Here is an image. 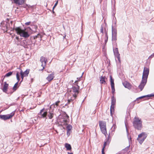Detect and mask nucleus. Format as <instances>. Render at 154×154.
<instances>
[{
  "label": "nucleus",
  "instance_id": "nucleus-1",
  "mask_svg": "<svg viewBox=\"0 0 154 154\" xmlns=\"http://www.w3.org/2000/svg\"><path fill=\"white\" fill-rule=\"evenodd\" d=\"M69 117L65 112L61 113L58 116L57 125L58 126L67 125L69 123Z\"/></svg>",
  "mask_w": 154,
  "mask_h": 154
},
{
  "label": "nucleus",
  "instance_id": "nucleus-2",
  "mask_svg": "<svg viewBox=\"0 0 154 154\" xmlns=\"http://www.w3.org/2000/svg\"><path fill=\"white\" fill-rule=\"evenodd\" d=\"M149 73V69L144 67L143 73L142 80L140 85L138 86V88L141 91L143 90L146 83Z\"/></svg>",
  "mask_w": 154,
  "mask_h": 154
},
{
  "label": "nucleus",
  "instance_id": "nucleus-3",
  "mask_svg": "<svg viewBox=\"0 0 154 154\" xmlns=\"http://www.w3.org/2000/svg\"><path fill=\"white\" fill-rule=\"evenodd\" d=\"M74 85H73L72 87L70 88L69 92L71 94H72V97H71L70 99H68L67 103L69 104L70 103L75 99L77 97L79 93V87L77 84L75 85L74 83Z\"/></svg>",
  "mask_w": 154,
  "mask_h": 154
},
{
  "label": "nucleus",
  "instance_id": "nucleus-4",
  "mask_svg": "<svg viewBox=\"0 0 154 154\" xmlns=\"http://www.w3.org/2000/svg\"><path fill=\"white\" fill-rule=\"evenodd\" d=\"M133 124L134 128L137 130H141L142 128V121L138 118L135 117Z\"/></svg>",
  "mask_w": 154,
  "mask_h": 154
},
{
  "label": "nucleus",
  "instance_id": "nucleus-5",
  "mask_svg": "<svg viewBox=\"0 0 154 154\" xmlns=\"http://www.w3.org/2000/svg\"><path fill=\"white\" fill-rule=\"evenodd\" d=\"M14 29H15L17 34L20 35L21 37L26 38L29 37V35L27 32L21 29L20 27H16L15 29L14 28Z\"/></svg>",
  "mask_w": 154,
  "mask_h": 154
},
{
  "label": "nucleus",
  "instance_id": "nucleus-6",
  "mask_svg": "<svg viewBox=\"0 0 154 154\" xmlns=\"http://www.w3.org/2000/svg\"><path fill=\"white\" fill-rule=\"evenodd\" d=\"M147 135V134L145 132H142L138 135L137 140L139 141L140 144H141L146 138Z\"/></svg>",
  "mask_w": 154,
  "mask_h": 154
},
{
  "label": "nucleus",
  "instance_id": "nucleus-7",
  "mask_svg": "<svg viewBox=\"0 0 154 154\" xmlns=\"http://www.w3.org/2000/svg\"><path fill=\"white\" fill-rule=\"evenodd\" d=\"M48 114V112L45 109V108H43L41 109L39 112L38 114V118H45L47 119V116Z\"/></svg>",
  "mask_w": 154,
  "mask_h": 154
},
{
  "label": "nucleus",
  "instance_id": "nucleus-8",
  "mask_svg": "<svg viewBox=\"0 0 154 154\" xmlns=\"http://www.w3.org/2000/svg\"><path fill=\"white\" fill-rule=\"evenodd\" d=\"M9 24L7 22H5L3 23L2 22L1 23V26L2 29L5 32H7L8 31L10 28L9 26Z\"/></svg>",
  "mask_w": 154,
  "mask_h": 154
},
{
  "label": "nucleus",
  "instance_id": "nucleus-9",
  "mask_svg": "<svg viewBox=\"0 0 154 154\" xmlns=\"http://www.w3.org/2000/svg\"><path fill=\"white\" fill-rule=\"evenodd\" d=\"M15 111H14L10 114L7 115H0V118L4 120H6L11 118L14 115Z\"/></svg>",
  "mask_w": 154,
  "mask_h": 154
},
{
  "label": "nucleus",
  "instance_id": "nucleus-10",
  "mask_svg": "<svg viewBox=\"0 0 154 154\" xmlns=\"http://www.w3.org/2000/svg\"><path fill=\"white\" fill-rule=\"evenodd\" d=\"M40 61L42 63L41 66L43 67L42 69H39V71H42L45 68V67L46 65V63L47 61V59L45 58L43 56H42L40 59Z\"/></svg>",
  "mask_w": 154,
  "mask_h": 154
},
{
  "label": "nucleus",
  "instance_id": "nucleus-11",
  "mask_svg": "<svg viewBox=\"0 0 154 154\" xmlns=\"http://www.w3.org/2000/svg\"><path fill=\"white\" fill-rule=\"evenodd\" d=\"M113 51L115 57L117 58L119 63H120V55L119 53L118 48H115L113 49Z\"/></svg>",
  "mask_w": 154,
  "mask_h": 154
},
{
  "label": "nucleus",
  "instance_id": "nucleus-12",
  "mask_svg": "<svg viewBox=\"0 0 154 154\" xmlns=\"http://www.w3.org/2000/svg\"><path fill=\"white\" fill-rule=\"evenodd\" d=\"M20 74L18 72H17V74H16V77L17 79L18 80V81L17 82H16L14 85V87L13 88V89L14 90V91H15L16 90L17 88V86L18 84V83L20 80Z\"/></svg>",
  "mask_w": 154,
  "mask_h": 154
},
{
  "label": "nucleus",
  "instance_id": "nucleus-13",
  "mask_svg": "<svg viewBox=\"0 0 154 154\" xmlns=\"http://www.w3.org/2000/svg\"><path fill=\"white\" fill-rule=\"evenodd\" d=\"M130 145L123 149L121 152L120 154H130V151L129 150Z\"/></svg>",
  "mask_w": 154,
  "mask_h": 154
},
{
  "label": "nucleus",
  "instance_id": "nucleus-14",
  "mask_svg": "<svg viewBox=\"0 0 154 154\" xmlns=\"http://www.w3.org/2000/svg\"><path fill=\"white\" fill-rule=\"evenodd\" d=\"M26 0H13L14 3L16 5H22L26 2Z\"/></svg>",
  "mask_w": 154,
  "mask_h": 154
},
{
  "label": "nucleus",
  "instance_id": "nucleus-15",
  "mask_svg": "<svg viewBox=\"0 0 154 154\" xmlns=\"http://www.w3.org/2000/svg\"><path fill=\"white\" fill-rule=\"evenodd\" d=\"M54 72H53L52 73L48 75V76L46 78V79L48 81L50 82L52 80L54 77Z\"/></svg>",
  "mask_w": 154,
  "mask_h": 154
},
{
  "label": "nucleus",
  "instance_id": "nucleus-16",
  "mask_svg": "<svg viewBox=\"0 0 154 154\" xmlns=\"http://www.w3.org/2000/svg\"><path fill=\"white\" fill-rule=\"evenodd\" d=\"M48 114L47 115L49 119H51L54 117V112L53 110H50L48 112Z\"/></svg>",
  "mask_w": 154,
  "mask_h": 154
},
{
  "label": "nucleus",
  "instance_id": "nucleus-17",
  "mask_svg": "<svg viewBox=\"0 0 154 154\" xmlns=\"http://www.w3.org/2000/svg\"><path fill=\"white\" fill-rule=\"evenodd\" d=\"M8 85V84L6 82H4L3 87L2 89V91L4 92L5 93L7 92Z\"/></svg>",
  "mask_w": 154,
  "mask_h": 154
},
{
  "label": "nucleus",
  "instance_id": "nucleus-18",
  "mask_svg": "<svg viewBox=\"0 0 154 154\" xmlns=\"http://www.w3.org/2000/svg\"><path fill=\"white\" fill-rule=\"evenodd\" d=\"M117 35H112V44H115L117 45L116 40H117Z\"/></svg>",
  "mask_w": 154,
  "mask_h": 154
},
{
  "label": "nucleus",
  "instance_id": "nucleus-19",
  "mask_svg": "<svg viewBox=\"0 0 154 154\" xmlns=\"http://www.w3.org/2000/svg\"><path fill=\"white\" fill-rule=\"evenodd\" d=\"M153 96H154V94H148L146 95L137 98L136 100L134 101H135L136 100H138L140 99L143 98L144 97H150Z\"/></svg>",
  "mask_w": 154,
  "mask_h": 154
},
{
  "label": "nucleus",
  "instance_id": "nucleus-20",
  "mask_svg": "<svg viewBox=\"0 0 154 154\" xmlns=\"http://www.w3.org/2000/svg\"><path fill=\"white\" fill-rule=\"evenodd\" d=\"M99 124L100 128L106 127V123L103 121H99Z\"/></svg>",
  "mask_w": 154,
  "mask_h": 154
},
{
  "label": "nucleus",
  "instance_id": "nucleus-21",
  "mask_svg": "<svg viewBox=\"0 0 154 154\" xmlns=\"http://www.w3.org/2000/svg\"><path fill=\"white\" fill-rule=\"evenodd\" d=\"M32 28L29 27V28L32 31L35 32L36 31V29L37 28V26L36 25H33L31 26Z\"/></svg>",
  "mask_w": 154,
  "mask_h": 154
},
{
  "label": "nucleus",
  "instance_id": "nucleus-22",
  "mask_svg": "<svg viewBox=\"0 0 154 154\" xmlns=\"http://www.w3.org/2000/svg\"><path fill=\"white\" fill-rule=\"evenodd\" d=\"M102 132L105 135L106 137L107 133L106 132V127L100 128Z\"/></svg>",
  "mask_w": 154,
  "mask_h": 154
},
{
  "label": "nucleus",
  "instance_id": "nucleus-23",
  "mask_svg": "<svg viewBox=\"0 0 154 154\" xmlns=\"http://www.w3.org/2000/svg\"><path fill=\"white\" fill-rule=\"evenodd\" d=\"M111 140V139L110 137V135L109 134L108 136L107 139H106L105 142L108 145H109Z\"/></svg>",
  "mask_w": 154,
  "mask_h": 154
},
{
  "label": "nucleus",
  "instance_id": "nucleus-24",
  "mask_svg": "<svg viewBox=\"0 0 154 154\" xmlns=\"http://www.w3.org/2000/svg\"><path fill=\"white\" fill-rule=\"evenodd\" d=\"M65 147L67 150H70L72 148L71 145L68 143H66L65 144Z\"/></svg>",
  "mask_w": 154,
  "mask_h": 154
},
{
  "label": "nucleus",
  "instance_id": "nucleus-25",
  "mask_svg": "<svg viewBox=\"0 0 154 154\" xmlns=\"http://www.w3.org/2000/svg\"><path fill=\"white\" fill-rule=\"evenodd\" d=\"M105 76H102L100 79V83L101 84H105V83L106 82V81H105Z\"/></svg>",
  "mask_w": 154,
  "mask_h": 154
},
{
  "label": "nucleus",
  "instance_id": "nucleus-26",
  "mask_svg": "<svg viewBox=\"0 0 154 154\" xmlns=\"http://www.w3.org/2000/svg\"><path fill=\"white\" fill-rule=\"evenodd\" d=\"M112 35H117V32L116 28H114L112 26Z\"/></svg>",
  "mask_w": 154,
  "mask_h": 154
},
{
  "label": "nucleus",
  "instance_id": "nucleus-27",
  "mask_svg": "<svg viewBox=\"0 0 154 154\" xmlns=\"http://www.w3.org/2000/svg\"><path fill=\"white\" fill-rule=\"evenodd\" d=\"M116 103V99L115 98L114 95H113L111 97V104L115 105Z\"/></svg>",
  "mask_w": 154,
  "mask_h": 154
},
{
  "label": "nucleus",
  "instance_id": "nucleus-28",
  "mask_svg": "<svg viewBox=\"0 0 154 154\" xmlns=\"http://www.w3.org/2000/svg\"><path fill=\"white\" fill-rule=\"evenodd\" d=\"M13 72H8L4 76V78H3V80L4 78L5 77H9L10 76H11Z\"/></svg>",
  "mask_w": 154,
  "mask_h": 154
},
{
  "label": "nucleus",
  "instance_id": "nucleus-29",
  "mask_svg": "<svg viewBox=\"0 0 154 154\" xmlns=\"http://www.w3.org/2000/svg\"><path fill=\"white\" fill-rule=\"evenodd\" d=\"M29 69H27L24 72H23V75H24V76H27L28 75L29 73Z\"/></svg>",
  "mask_w": 154,
  "mask_h": 154
},
{
  "label": "nucleus",
  "instance_id": "nucleus-30",
  "mask_svg": "<svg viewBox=\"0 0 154 154\" xmlns=\"http://www.w3.org/2000/svg\"><path fill=\"white\" fill-rule=\"evenodd\" d=\"M110 80L111 82V86H114V80L112 79V76H110Z\"/></svg>",
  "mask_w": 154,
  "mask_h": 154
},
{
  "label": "nucleus",
  "instance_id": "nucleus-31",
  "mask_svg": "<svg viewBox=\"0 0 154 154\" xmlns=\"http://www.w3.org/2000/svg\"><path fill=\"white\" fill-rule=\"evenodd\" d=\"M135 104V103L134 102H132L128 106V107L130 109H132Z\"/></svg>",
  "mask_w": 154,
  "mask_h": 154
},
{
  "label": "nucleus",
  "instance_id": "nucleus-32",
  "mask_svg": "<svg viewBox=\"0 0 154 154\" xmlns=\"http://www.w3.org/2000/svg\"><path fill=\"white\" fill-rule=\"evenodd\" d=\"M107 145H108L105 141L104 143V144H103V148L102 150V154L104 153V148H105L106 146Z\"/></svg>",
  "mask_w": 154,
  "mask_h": 154
},
{
  "label": "nucleus",
  "instance_id": "nucleus-33",
  "mask_svg": "<svg viewBox=\"0 0 154 154\" xmlns=\"http://www.w3.org/2000/svg\"><path fill=\"white\" fill-rule=\"evenodd\" d=\"M72 128V126L70 125H68L66 126L67 130L70 131Z\"/></svg>",
  "mask_w": 154,
  "mask_h": 154
},
{
  "label": "nucleus",
  "instance_id": "nucleus-34",
  "mask_svg": "<svg viewBox=\"0 0 154 154\" xmlns=\"http://www.w3.org/2000/svg\"><path fill=\"white\" fill-rule=\"evenodd\" d=\"M111 87L112 89V93L113 94H114L115 92V88L114 86H111Z\"/></svg>",
  "mask_w": 154,
  "mask_h": 154
},
{
  "label": "nucleus",
  "instance_id": "nucleus-35",
  "mask_svg": "<svg viewBox=\"0 0 154 154\" xmlns=\"http://www.w3.org/2000/svg\"><path fill=\"white\" fill-rule=\"evenodd\" d=\"M116 126L115 124H113L112 126V131H115V129L116 128Z\"/></svg>",
  "mask_w": 154,
  "mask_h": 154
},
{
  "label": "nucleus",
  "instance_id": "nucleus-36",
  "mask_svg": "<svg viewBox=\"0 0 154 154\" xmlns=\"http://www.w3.org/2000/svg\"><path fill=\"white\" fill-rule=\"evenodd\" d=\"M115 105L111 104V107H110V110H113V112H114V106Z\"/></svg>",
  "mask_w": 154,
  "mask_h": 154
},
{
  "label": "nucleus",
  "instance_id": "nucleus-37",
  "mask_svg": "<svg viewBox=\"0 0 154 154\" xmlns=\"http://www.w3.org/2000/svg\"><path fill=\"white\" fill-rule=\"evenodd\" d=\"M20 75H21V78L22 79V81L23 79V78L24 77H25V76H24V75H23V71H22V70L21 69V71H20Z\"/></svg>",
  "mask_w": 154,
  "mask_h": 154
},
{
  "label": "nucleus",
  "instance_id": "nucleus-38",
  "mask_svg": "<svg viewBox=\"0 0 154 154\" xmlns=\"http://www.w3.org/2000/svg\"><path fill=\"white\" fill-rule=\"evenodd\" d=\"M105 33V38H108V35L107 31H106L105 28H104Z\"/></svg>",
  "mask_w": 154,
  "mask_h": 154
},
{
  "label": "nucleus",
  "instance_id": "nucleus-39",
  "mask_svg": "<svg viewBox=\"0 0 154 154\" xmlns=\"http://www.w3.org/2000/svg\"><path fill=\"white\" fill-rule=\"evenodd\" d=\"M23 43H24V46H26L27 45H29V44H27L26 40H23Z\"/></svg>",
  "mask_w": 154,
  "mask_h": 154
},
{
  "label": "nucleus",
  "instance_id": "nucleus-40",
  "mask_svg": "<svg viewBox=\"0 0 154 154\" xmlns=\"http://www.w3.org/2000/svg\"><path fill=\"white\" fill-rule=\"evenodd\" d=\"M100 32L102 33L103 34V25H102L101 26V28L100 29Z\"/></svg>",
  "mask_w": 154,
  "mask_h": 154
},
{
  "label": "nucleus",
  "instance_id": "nucleus-41",
  "mask_svg": "<svg viewBox=\"0 0 154 154\" xmlns=\"http://www.w3.org/2000/svg\"><path fill=\"white\" fill-rule=\"evenodd\" d=\"M60 103V101L59 100L57 101L56 102L54 103L53 104L56 105L57 106H58V103Z\"/></svg>",
  "mask_w": 154,
  "mask_h": 154
},
{
  "label": "nucleus",
  "instance_id": "nucleus-42",
  "mask_svg": "<svg viewBox=\"0 0 154 154\" xmlns=\"http://www.w3.org/2000/svg\"><path fill=\"white\" fill-rule=\"evenodd\" d=\"M58 0H57L56 3L55 4L54 7H53V10H54V8L57 5L58 3Z\"/></svg>",
  "mask_w": 154,
  "mask_h": 154
},
{
  "label": "nucleus",
  "instance_id": "nucleus-43",
  "mask_svg": "<svg viewBox=\"0 0 154 154\" xmlns=\"http://www.w3.org/2000/svg\"><path fill=\"white\" fill-rule=\"evenodd\" d=\"M154 57V53L149 57H148V59H151L152 58H153Z\"/></svg>",
  "mask_w": 154,
  "mask_h": 154
},
{
  "label": "nucleus",
  "instance_id": "nucleus-44",
  "mask_svg": "<svg viewBox=\"0 0 154 154\" xmlns=\"http://www.w3.org/2000/svg\"><path fill=\"white\" fill-rule=\"evenodd\" d=\"M70 131L67 130V135L68 137L70 134Z\"/></svg>",
  "mask_w": 154,
  "mask_h": 154
},
{
  "label": "nucleus",
  "instance_id": "nucleus-45",
  "mask_svg": "<svg viewBox=\"0 0 154 154\" xmlns=\"http://www.w3.org/2000/svg\"><path fill=\"white\" fill-rule=\"evenodd\" d=\"M26 6H27V7L28 8H32V6H31V5H27V4H26Z\"/></svg>",
  "mask_w": 154,
  "mask_h": 154
},
{
  "label": "nucleus",
  "instance_id": "nucleus-46",
  "mask_svg": "<svg viewBox=\"0 0 154 154\" xmlns=\"http://www.w3.org/2000/svg\"><path fill=\"white\" fill-rule=\"evenodd\" d=\"M39 34H38L36 35H35L33 36V38L34 39H36L38 37V36L39 35Z\"/></svg>",
  "mask_w": 154,
  "mask_h": 154
},
{
  "label": "nucleus",
  "instance_id": "nucleus-47",
  "mask_svg": "<svg viewBox=\"0 0 154 154\" xmlns=\"http://www.w3.org/2000/svg\"><path fill=\"white\" fill-rule=\"evenodd\" d=\"M123 85L126 88H128V84H126L125 85V84L124 83H123Z\"/></svg>",
  "mask_w": 154,
  "mask_h": 154
},
{
  "label": "nucleus",
  "instance_id": "nucleus-48",
  "mask_svg": "<svg viewBox=\"0 0 154 154\" xmlns=\"http://www.w3.org/2000/svg\"><path fill=\"white\" fill-rule=\"evenodd\" d=\"M125 126H126V131H127V135H128V129H127V126H126V123L125 122Z\"/></svg>",
  "mask_w": 154,
  "mask_h": 154
},
{
  "label": "nucleus",
  "instance_id": "nucleus-49",
  "mask_svg": "<svg viewBox=\"0 0 154 154\" xmlns=\"http://www.w3.org/2000/svg\"><path fill=\"white\" fill-rule=\"evenodd\" d=\"M108 38H105V44L108 41Z\"/></svg>",
  "mask_w": 154,
  "mask_h": 154
},
{
  "label": "nucleus",
  "instance_id": "nucleus-50",
  "mask_svg": "<svg viewBox=\"0 0 154 154\" xmlns=\"http://www.w3.org/2000/svg\"><path fill=\"white\" fill-rule=\"evenodd\" d=\"M30 23H31L30 22H29L26 23L25 24L26 25H29L30 24Z\"/></svg>",
  "mask_w": 154,
  "mask_h": 154
},
{
  "label": "nucleus",
  "instance_id": "nucleus-51",
  "mask_svg": "<svg viewBox=\"0 0 154 154\" xmlns=\"http://www.w3.org/2000/svg\"><path fill=\"white\" fill-rule=\"evenodd\" d=\"M80 79V78H77V79H78V80H77V81H75V82H74V84H75H75H76V82H78V80H79V79Z\"/></svg>",
  "mask_w": 154,
  "mask_h": 154
},
{
  "label": "nucleus",
  "instance_id": "nucleus-52",
  "mask_svg": "<svg viewBox=\"0 0 154 154\" xmlns=\"http://www.w3.org/2000/svg\"><path fill=\"white\" fill-rule=\"evenodd\" d=\"M113 111V110H110V115L111 116H112V112Z\"/></svg>",
  "mask_w": 154,
  "mask_h": 154
},
{
  "label": "nucleus",
  "instance_id": "nucleus-53",
  "mask_svg": "<svg viewBox=\"0 0 154 154\" xmlns=\"http://www.w3.org/2000/svg\"><path fill=\"white\" fill-rule=\"evenodd\" d=\"M23 8H26V7H27V6H26V4H25V5H24L23 6Z\"/></svg>",
  "mask_w": 154,
  "mask_h": 154
},
{
  "label": "nucleus",
  "instance_id": "nucleus-54",
  "mask_svg": "<svg viewBox=\"0 0 154 154\" xmlns=\"http://www.w3.org/2000/svg\"><path fill=\"white\" fill-rule=\"evenodd\" d=\"M14 104H15V103H11V104L10 106L13 105H14Z\"/></svg>",
  "mask_w": 154,
  "mask_h": 154
},
{
  "label": "nucleus",
  "instance_id": "nucleus-55",
  "mask_svg": "<svg viewBox=\"0 0 154 154\" xmlns=\"http://www.w3.org/2000/svg\"><path fill=\"white\" fill-rule=\"evenodd\" d=\"M67 153H68V154H73V153H70L69 152H68Z\"/></svg>",
  "mask_w": 154,
  "mask_h": 154
},
{
  "label": "nucleus",
  "instance_id": "nucleus-56",
  "mask_svg": "<svg viewBox=\"0 0 154 154\" xmlns=\"http://www.w3.org/2000/svg\"><path fill=\"white\" fill-rule=\"evenodd\" d=\"M16 39H17V40H18V39H19L18 37H17V36H16Z\"/></svg>",
  "mask_w": 154,
  "mask_h": 154
},
{
  "label": "nucleus",
  "instance_id": "nucleus-57",
  "mask_svg": "<svg viewBox=\"0 0 154 154\" xmlns=\"http://www.w3.org/2000/svg\"><path fill=\"white\" fill-rule=\"evenodd\" d=\"M52 12H53V14H54V13H55V12H54V10H53V9H52Z\"/></svg>",
  "mask_w": 154,
  "mask_h": 154
},
{
  "label": "nucleus",
  "instance_id": "nucleus-58",
  "mask_svg": "<svg viewBox=\"0 0 154 154\" xmlns=\"http://www.w3.org/2000/svg\"><path fill=\"white\" fill-rule=\"evenodd\" d=\"M76 53L75 51L73 53V54H74Z\"/></svg>",
  "mask_w": 154,
  "mask_h": 154
},
{
  "label": "nucleus",
  "instance_id": "nucleus-59",
  "mask_svg": "<svg viewBox=\"0 0 154 154\" xmlns=\"http://www.w3.org/2000/svg\"><path fill=\"white\" fill-rule=\"evenodd\" d=\"M83 73H82V75H81V76L80 77H82V75H83Z\"/></svg>",
  "mask_w": 154,
  "mask_h": 154
},
{
  "label": "nucleus",
  "instance_id": "nucleus-60",
  "mask_svg": "<svg viewBox=\"0 0 154 154\" xmlns=\"http://www.w3.org/2000/svg\"><path fill=\"white\" fill-rule=\"evenodd\" d=\"M13 92H11V93H10V94H11Z\"/></svg>",
  "mask_w": 154,
  "mask_h": 154
},
{
  "label": "nucleus",
  "instance_id": "nucleus-61",
  "mask_svg": "<svg viewBox=\"0 0 154 154\" xmlns=\"http://www.w3.org/2000/svg\"><path fill=\"white\" fill-rule=\"evenodd\" d=\"M130 140H131V137H130Z\"/></svg>",
  "mask_w": 154,
  "mask_h": 154
},
{
  "label": "nucleus",
  "instance_id": "nucleus-62",
  "mask_svg": "<svg viewBox=\"0 0 154 154\" xmlns=\"http://www.w3.org/2000/svg\"><path fill=\"white\" fill-rule=\"evenodd\" d=\"M65 37H66V36H64V37H63V38H65Z\"/></svg>",
  "mask_w": 154,
  "mask_h": 154
},
{
  "label": "nucleus",
  "instance_id": "nucleus-63",
  "mask_svg": "<svg viewBox=\"0 0 154 154\" xmlns=\"http://www.w3.org/2000/svg\"><path fill=\"white\" fill-rule=\"evenodd\" d=\"M11 23L12 24V21H11Z\"/></svg>",
  "mask_w": 154,
  "mask_h": 154
},
{
  "label": "nucleus",
  "instance_id": "nucleus-64",
  "mask_svg": "<svg viewBox=\"0 0 154 154\" xmlns=\"http://www.w3.org/2000/svg\"><path fill=\"white\" fill-rule=\"evenodd\" d=\"M105 154L104 153H104L103 154Z\"/></svg>",
  "mask_w": 154,
  "mask_h": 154
}]
</instances>
